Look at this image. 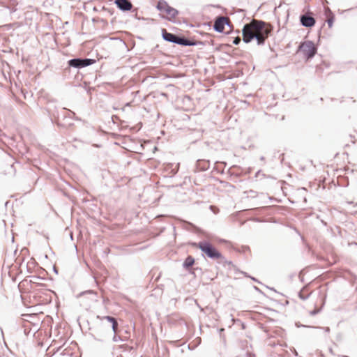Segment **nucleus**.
<instances>
[{"mask_svg": "<svg viewBox=\"0 0 357 357\" xmlns=\"http://www.w3.org/2000/svg\"><path fill=\"white\" fill-rule=\"evenodd\" d=\"M52 123L59 128L72 129L75 126L73 120L82 121L75 112L66 107H59L54 100H49L45 107Z\"/></svg>", "mask_w": 357, "mask_h": 357, "instance_id": "1", "label": "nucleus"}, {"mask_svg": "<svg viewBox=\"0 0 357 357\" xmlns=\"http://www.w3.org/2000/svg\"><path fill=\"white\" fill-rule=\"evenodd\" d=\"M273 30V26L262 21L252 20L243 29V40L248 43L256 39L258 45H263Z\"/></svg>", "mask_w": 357, "mask_h": 357, "instance_id": "2", "label": "nucleus"}, {"mask_svg": "<svg viewBox=\"0 0 357 357\" xmlns=\"http://www.w3.org/2000/svg\"><path fill=\"white\" fill-rule=\"evenodd\" d=\"M299 296L301 298L305 299L309 298L310 303L314 305L313 307H308V310L310 312V314L312 315H314L317 313H318L321 309L322 308L323 305L325 303V298L326 296L324 294H319L318 295H312L311 293H307V289L304 288L303 289Z\"/></svg>", "mask_w": 357, "mask_h": 357, "instance_id": "3", "label": "nucleus"}, {"mask_svg": "<svg viewBox=\"0 0 357 357\" xmlns=\"http://www.w3.org/2000/svg\"><path fill=\"white\" fill-rule=\"evenodd\" d=\"M192 246L200 249L208 257L213 259L222 258V254L210 243L202 241L198 243H194Z\"/></svg>", "mask_w": 357, "mask_h": 357, "instance_id": "4", "label": "nucleus"}, {"mask_svg": "<svg viewBox=\"0 0 357 357\" xmlns=\"http://www.w3.org/2000/svg\"><path fill=\"white\" fill-rule=\"evenodd\" d=\"M96 63V60L94 59L90 58H82V57H75L71 59H69L67 61V67L66 68V70L70 69L71 68L79 70L88 66H90Z\"/></svg>", "mask_w": 357, "mask_h": 357, "instance_id": "5", "label": "nucleus"}, {"mask_svg": "<svg viewBox=\"0 0 357 357\" xmlns=\"http://www.w3.org/2000/svg\"><path fill=\"white\" fill-rule=\"evenodd\" d=\"M158 10L160 11L159 15L169 20L174 19L177 15V10L170 7L166 2L162 1H158Z\"/></svg>", "mask_w": 357, "mask_h": 357, "instance_id": "6", "label": "nucleus"}, {"mask_svg": "<svg viewBox=\"0 0 357 357\" xmlns=\"http://www.w3.org/2000/svg\"><path fill=\"white\" fill-rule=\"evenodd\" d=\"M213 27L216 31L220 33H229L232 30L229 18L224 16L217 17Z\"/></svg>", "mask_w": 357, "mask_h": 357, "instance_id": "7", "label": "nucleus"}, {"mask_svg": "<svg viewBox=\"0 0 357 357\" xmlns=\"http://www.w3.org/2000/svg\"><path fill=\"white\" fill-rule=\"evenodd\" d=\"M162 34L163 38L169 42L175 43L182 45H191L192 43L190 42L188 40L183 38H179L172 33H168L165 29L162 30Z\"/></svg>", "mask_w": 357, "mask_h": 357, "instance_id": "8", "label": "nucleus"}, {"mask_svg": "<svg viewBox=\"0 0 357 357\" xmlns=\"http://www.w3.org/2000/svg\"><path fill=\"white\" fill-rule=\"evenodd\" d=\"M301 52H302L307 59L312 57L316 53V47L313 43L311 41H306L303 43L299 48Z\"/></svg>", "mask_w": 357, "mask_h": 357, "instance_id": "9", "label": "nucleus"}, {"mask_svg": "<svg viewBox=\"0 0 357 357\" xmlns=\"http://www.w3.org/2000/svg\"><path fill=\"white\" fill-rule=\"evenodd\" d=\"M155 95L153 93H150L144 98L143 108L148 113L153 112L156 110V102L154 100Z\"/></svg>", "mask_w": 357, "mask_h": 357, "instance_id": "10", "label": "nucleus"}, {"mask_svg": "<svg viewBox=\"0 0 357 357\" xmlns=\"http://www.w3.org/2000/svg\"><path fill=\"white\" fill-rule=\"evenodd\" d=\"M114 3L122 12L135 11V10H132L133 6L129 0H114Z\"/></svg>", "mask_w": 357, "mask_h": 357, "instance_id": "11", "label": "nucleus"}, {"mask_svg": "<svg viewBox=\"0 0 357 357\" xmlns=\"http://www.w3.org/2000/svg\"><path fill=\"white\" fill-rule=\"evenodd\" d=\"M97 319H101V320H107L109 323L112 324L111 328L113 331L114 333H116L117 331V327H118V322L115 317L112 316H104L100 317L99 315L97 316Z\"/></svg>", "mask_w": 357, "mask_h": 357, "instance_id": "12", "label": "nucleus"}, {"mask_svg": "<svg viewBox=\"0 0 357 357\" xmlns=\"http://www.w3.org/2000/svg\"><path fill=\"white\" fill-rule=\"evenodd\" d=\"M302 25L306 27H312L315 24V20L311 16L303 15L301 17Z\"/></svg>", "mask_w": 357, "mask_h": 357, "instance_id": "13", "label": "nucleus"}, {"mask_svg": "<svg viewBox=\"0 0 357 357\" xmlns=\"http://www.w3.org/2000/svg\"><path fill=\"white\" fill-rule=\"evenodd\" d=\"M325 16L329 28H331L335 20V15L328 8L325 10Z\"/></svg>", "mask_w": 357, "mask_h": 357, "instance_id": "14", "label": "nucleus"}, {"mask_svg": "<svg viewBox=\"0 0 357 357\" xmlns=\"http://www.w3.org/2000/svg\"><path fill=\"white\" fill-rule=\"evenodd\" d=\"M195 264V259L194 258L192 257V256H188L184 263H183V266L186 268H190L191 266H193V264Z\"/></svg>", "mask_w": 357, "mask_h": 357, "instance_id": "15", "label": "nucleus"}, {"mask_svg": "<svg viewBox=\"0 0 357 357\" xmlns=\"http://www.w3.org/2000/svg\"><path fill=\"white\" fill-rule=\"evenodd\" d=\"M111 39L112 40H118V42H119L118 46L119 47L128 48L127 44L126 43V42L124 40H123L121 39H119V38H112Z\"/></svg>", "mask_w": 357, "mask_h": 357, "instance_id": "16", "label": "nucleus"}, {"mask_svg": "<svg viewBox=\"0 0 357 357\" xmlns=\"http://www.w3.org/2000/svg\"><path fill=\"white\" fill-rule=\"evenodd\" d=\"M210 209L215 214H217V213H218L220 212V209L217 206H215L211 205L210 206Z\"/></svg>", "mask_w": 357, "mask_h": 357, "instance_id": "17", "label": "nucleus"}, {"mask_svg": "<svg viewBox=\"0 0 357 357\" xmlns=\"http://www.w3.org/2000/svg\"><path fill=\"white\" fill-rule=\"evenodd\" d=\"M116 333H114V335H113L112 340H113L114 342H118L119 340H121V337H120V336H119V335H117Z\"/></svg>", "mask_w": 357, "mask_h": 357, "instance_id": "18", "label": "nucleus"}, {"mask_svg": "<svg viewBox=\"0 0 357 357\" xmlns=\"http://www.w3.org/2000/svg\"><path fill=\"white\" fill-rule=\"evenodd\" d=\"M94 291L93 290H88V291H83L80 294V296L81 295H84V294H94Z\"/></svg>", "mask_w": 357, "mask_h": 357, "instance_id": "19", "label": "nucleus"}, {"mask_svg": "<svg viewBox=\"0 0 357 357\" xmlns=\"http://www.w3.org/2000/svg\"><path fill=\"white\" fill-rule=\"evenodd\" d=\"M32 278L34 280V281H33V282H36V281L38 280H44L43 278H41V277L37 276V275H33V276H32Z\"/></svg>", "mask_w": 357, "mask_h": 357, "instance_id": "20", "label": "nucleus"}, {"mask_svg": "<svg viewBox=\"0 0 357 357\" xmlns=\"http://www.w3.org/2000/svg\"><path fill=\"white\" fill-rule=\"evenodd\" d=\"M240 42H241V38L238 36V37L235 38L233 43L235 45H238L240 43Z\"/></svg>", "mask_w": 357, "mask_h": 357, "instance_id": "21", "label": "nucleus"}, {"mask_svg": "<svg viewBox=\"0 0 357 357\" xmlns=\"http://www.w3.org/2000/svg\"><path fill=\"white\" fill-rule=\"evenodd\" d=\"M8 8L10 9V13H13L17 10V8H15V6L8 7Z\"/></svg>", "mask_w": 357, "mask_h": 357, "instance_id": "22", "label": "nucleus"}, {"mask_svg": "<svg viewBox=\"0 0 357 357\" xmlns=\"http://www.w3.org/2000/svg\"><path fill=\"white\" fill-rule=\"evenodd\" d=\"M149 275L151 276V280H153V276H154V273H153V271H151L149 272Z\"/></svg>", "mask_w": 357, "mask_h": 357, "instance_id": "23", "label": "nucleus"}, {"mask_svg": "<svg viewBox=\"0 0 357 357\" xmlns=\"http://www.w3.org/2000/svg\"><path fill=\"white\" fill-rule=\"evenodd\" d=\"M156 281V278L153 280V283H152V286L151 287H153L154 289L156 288V287H155V282Z\"/></svg>", "mask_w": 357, "mask_h": 357, "instance_id": "24", "label": "nucleus"}, {"mask_svg": "<svg viewBox=\"0 0 357 357\" xmlns=\"http://www.w3.org/2000/svg\"><path fill=\"white\" fill-rule=\"evenodd\" d=\"M153 152L155 153L156 151V144H155L152 149Z\"/></svg>", "mask_w": 357, "mask_h": 357, "instance_id": "25", "label": "nucleus"}, {"mask_svg": "<svg viewBox=\"0 0 357 357\" xmlns=\"http://www.w3.org/2000/svg\"><path fill=\"white\" fill-rule=\"evenodd\" d=\"M54 271L57 274L58 273V271L56 269V268L54 267Z\"/></svg>", "mask_w": 357, "mask_h": 357, "instance_id": "26", "label": "nucleus"}, {"mask_svg": "<svg viewBox=\"0 0 357 357\" xmlns=\"http://www.w3.org/2000/svg\"><path fill=\"white\" fill-rule=\"evenodd\" d=\"M1 334H2L3 339L4 340L3 333V329L2 328H1Z\"/></svg>", "mask_w": 357, "mask_h": 357, "instance_id": "27", "label": "nucleus"}, {"mask_svg": "<svg viewBox=\"0 0 357 357\" xmlns=\"http://www.w3.org/2000/svg\"><path fill=\"white\" fill-rule=\"evenodd\" d=\"M146 248V246H143V247H141L139 249H140V250H144V248Z\"/></svg>", "mask_w": 357, "mask_h": 357, "instance_id": "28", "label": "nucleus"}, {"mask_svg": "<svg viewBox=\"0 0 357 357\" xmlns=\"http://www.w3.org/2000/svg\"><path fill=\"white\" fill-rule=\"evenodd\" d=\"M113 109H114V110H117V109H117L116 107H113Z\"/></svg>", "mask_w": 357, "mask_h": 357, "instance_id": "29", "label": "nucleus"}, {"mask_svg": "<svg viewBox=\"0 0 357 357\" xmlns=\"http://www.w3.org/2000/svg\"><path fill=\"white\" fill-rule=\"evenodd\" d=\"M152 335H153V337H154V336H155V337H156V335H155V333H152Z\"/></svg>", "mask_w": 357, "mask_h": 357, "instance_id": "30", "label": "nucleus"}, {"mask_svg": "<svg viewBox=\"0 0 357 357\" xmlns=\"http://www.w3.org/2000/svg\"><path fill=\"white\" fill-rule=\"evenodd\" d=\"M153 6H155L156 8V5L155 3H153Z\"/></svg>", "mask_w": 357, "mask_h": 357, "instance_id": "31", "label": "nucleus"}]
</instances>
